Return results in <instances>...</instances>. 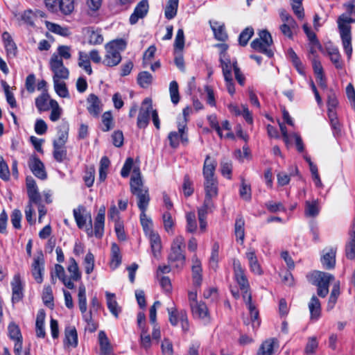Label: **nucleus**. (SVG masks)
<instances>
[{"instance_id": "nucleus-60", "label": "nucleus", "mask_w": 355, "mask_h": 355, "mask_svg": "<svg viewBox=\"0 0 355 355\" xmlns=\"http://www.w3.org/2000/svg\"><path fill=\"white\" fill-rule=\"evenodd\" d=\"M302 1L303 0H291V3L292 10L299 19H302L304 17Z\"/></svg>"}, {"instance_id": "nucleus-17", "label": "nucleus", "mask_w": 355, "mask_h": 355, "mask_svg": "<svg viewBox=\"0 0 355 355\" xmlns=\"http://www.w3.org/2000/svg\"><path fill=\"white\" fill-rule=\"evenodd\" d=\"M148 8L149 5L147 0L139 1L130 17V23L135 24L139 19L144 18L147 15Z\"/></svg>"}, {"instance_id": "nucleus-38", "label": "nucleus", "mask_w": 355, "mask_h": 355, "mask_svg": "<svg viewBox=\"0 0 355 355\" xmlns=\"http://www.w3.org/2000/svg\"><path fill=\"white\" fill-rule=\"evenodd\" d=\"M55 274L57 277L63 283V284L69 289H73L74 288V284L69 279L65 274L64 269L62 266L60 264L55 265Z\"/></svg>"}, {"instance_id": "nucleus-15", "label": "nucleus", "mask_w": 355, "mask_h": 355, "mask_svg": "<svg viewBox=\"0 0 355 355\" xmlns=\"http://www.w3.org/2000/svg\"><path fill=\"white\" fill-rule=\"evenodd\" d=\"M245 257L248 261L250 271L255 275H261L263 272L258 261L255 250L252 248H249L245 252Z\"/></svg>"}, {"instance_id": "nucleus-39", "label": "nucleus", "mask_w": 355, "mask_h": 355, "mask_svg": "<svg viewBox=\"0 0 355 355\" xmlns=\"http://www.w3.org/2000/svg\"><path fill=\"white\" fill-rule=\"evenodd\" d=\"M321 263L323 267L327 270L334 268L336 264V250L331 248L324 254L321 258Z\"/></svg>"}, {"instance_id": "nucleus-61", "label": "nucleus", "mask_w": 355, "mask_h": 355, "mask_svg": "<svg viewBox=\"0 0 355 355\" xmlns=\"http://www.w3.org/2000/svg\"><path fill=\"white\" fill-rule=\"evenodd\" d=\"M8 334L10 340H15L22 339L20 329L17 324L10 322L8 327Z\"/></svg>"}, {"instance_id": "nucleus-7", "label": "nucleus", "mask_w": 355, "mask_h": 355, "mask_svg": "<svg viewBox=\"0 0 355 355\" xmlns=\"http://www.w3.org/2000/svg\"><path fill=\"white\" fill-rule=\"evenodd\" d=\"M272 44V39L270 33L266 30H262L259 33V38L254 39L250 46L254 51L271 58L273 55V52L270 49Z\"/></svg>"}, {"instance_id": "nucleus-58", "label": "nucleus", "mask_w": 355, "mask_h": 355, "mask_svg": "<svg viewBox=\"0 0 355 355\" xmlns=\"http://www.w3.org/2000/svg\"><path fill=\"white\" fill-rule=\"evenodd\" d=\"M95 258L91 252H88L83 260V265L86 274H91L94 269Z\"/></svg>"}, {"instance_id": "nucleus-48", "label": "nucleus", "mask_w": 355, "mask_h": 355, "mask_svg": "<svg viewBox=\"0 0 355 355\" xmlns=\"http://www.w3.org/2000/svg\"><path fill=\"white\" fill-rule=\"evenodd\" d=\"M1 85L3 89V91H4V93H5V95H6V101L8 102V103L10 105V106L12 108L14 107H17V103H16V101H15V98L14 96V94L10 92V86L8 85V84L3 80H1Z\"/></svg>"}, {"instance_id": "nucleus-10", "label": "nucleus", "mask_w": 355, "mask_h": 355, "mask_svg": "<svg viewBox=\"0 0 355 355\" xmlns=\"http://www.w3.org/2000/svg\"><path fill=\"white\" fill-rule=\"evenodd\" d=\"M74 219L76 222L77 226L82 229L85 225L87 221L89 222V227L86 229V232L88 236H93L92 230V219L90 213L87 212L86 209L83 205H79L77 208L73 210Z\"/></svg>"}, {"instance_id": "nucleus-55", "label": "nucleus", "mask_w": 355, "mask_h": 355, "mask_svg": "<svg viewBox=\"0 0 355 355\" xmlns=\"http://www.w3.org/2000/svg\"><path fill=\"white\" fill-rule=\"evenodd\" d=\"M78 306L81 313L87 311L86 289L83 284L78 288Z\"/></svg>"}, {"instance_id": "nucleus-47", "label": "nucleus", "mask_w": 355, "mask_h": 355, "mask_svg": "<svg viewBox=\"0 0 355 355\" xmlns=\"http://www.w3.org/2000/svg\"><path fill=\"white\" fill-rule=\"evenodd\" d=\"M137 83L142 88L148 87L153 82V76L148 71H141L137 76Z\"/></svg>"}, {"instance_id": "nucleus-23", "label": "nucleus", "mask_w": 355, "mask_h": 355, "mask_svg": "<svg viewBox=\"0 0 355 355\" xmlns=\"http://www.w3.org/2000/svg\"><path fill=\"white\" fill-rule=\"evenodd\" d=\"M87 111L89 113L94 117H98L101 113V103L98 96L94 94H91L87 98Z\"/></svg>"}, {"instance_id": "nucleus-36", "label": "nucleus", "mask_w": 355, "mask_h": 355, "mask_svg": "<svg viewBox=\"0 0 355 355\" xmlns=\"http://www.w3.org/2000/svg\"><path fill=\"white\" fill-rule=\"evenodd\" d=\"M45 313L43 310H40L37 314L35 322V332L38 338H44L46 335L44 329Z\"/></svg>"}, {"instance_id": "nucleus-22", "label": "nucleus", "mask_w": 355, "mask_h": 355, "mask_svg": "<svg viewBox=\"0 0 355 355\" xmlns=\"http://www.w3.org/2000/svg\"><path fill=\"white\" fill-rule=\"evenodd\" d=\"M191 313L195 318H198L204 321L205 323L209 322L210 316L207 305L202 302L193 305L191 306Z\"/></svg>"}, {"instance_id": "nucleus-53", "label": "nucleus", "mask_w": 355, "mask_h": 355, "mask_svg": "<svg viewBox=\"0 0 355 355\" xmlns=\"http://www.w3.org/2000/svg\"><path fill=\"white\" fill-rule=\"evenodd\" d=\"M214 209H209L205 208V206H202L198 210V220L200 223V228L201 231L204 232L206 230L207 222H206V216L208 213H211Z\"/></svg>"}, {"instance_id": "nucleus-64", "label": "nucleus", "mask_w": 355, "mask_h": 355, "mask_svg": "<svg viewBox=\"0 0 355 355\" xmlns=\"http://www.w3.org/2000/svg\"><path fill=\"white\" fill-rule=\"evenodd\" d=\"M163 224L168 233L173 232L174 220L170 211H166L162 215Z\"/></svg>"}, {"instance_id": "nucleus-9", "label": "nucleus", "mask_w": 355, "mask_h": 355, "mask_svg": "<svg viewBox=\"0 0 355 355\" xmlns=\"http://www.w3.org/2000/svg\"><path fill=\"white\" fill-rule=\"evenodd\" d=\"M46 8L51 12H61L67 15L74 9V0H44Z\"/></svg>"}, {"instance_id": "nucleus-42", "label": "nucleus", "mask_w": 355, "mask_h": 355, "mask_svg": "<svg viewBox=\"0 0 355 355\" xmlns=\"http://www.w3.org/2000/svg\"><path fill=\"white\" fill-rule=\"evenodd\" d=\"M297 173L298 168L297 166H295L293 170H292L289 174H287L283 171L279 172L277 174V184L280 187H284L288 184L291 180V177L297 175Z\"/></svg>"}, {"instance_id": "nucleus-46", "label": "nucleus", "mask_w": 355, "mask_h": 355, "mask_svg": "<svg viewBox=\"0 0 355 355\" xmlns=\"http://www.w3.org/2000/svg\"><path fill=\"white\" fill-rule=\"evenodd\" d=\"M179 0H168L166 9L165 17L168 19H173L177 14Z\"/></svg>"}, {"instance_id": "nucleus-2", "label": "nucleus", "mask_w": 355, "mask_h": 355, "mask_svg": "<svg viewBox=\"0 0 355 355\" xmlns=\"http://www.w3.org/2000/svg\"><path fill=\"white\" fill-rule=\"evenodd\" d=\"M185 241L182 235L176 236L172 241L168 255V263L173 270L181 271L186 264Z\"/></svg>"}, {"instance_id": "nucleus-35", "label": "nucleus", "mask_w": 355, "mask_h": 355, "mask_svg": "<svg viewBox=\"0 0 355 355\" xmlns=\"http://www.w3.org/2000/svg\"><path fill=\"white\" fill-rule=\"evenodd\" d=\"M50 100V96L46 91H44L41 95L35 98V106L40 112L49 110Z\"/></svg>"}, {"instance_id": "nucleus-13", "label": "nucleus", "mask_w": 355, "mask_h": 355, "mask_svg": "<svg viewBox=\"0 0 355 355\" xmlns=\"http://www.w3.org/2000/svg\"><path fill=\"white\" fill-rule=\"evenodd\" d=\"M152 101L150 98H145L139 110L137 125L139 128H145L149 123L150 114L153 112Z\"/></svg>"}, {"instance_id": "nucleus-12", "label": "nucleus", "mask_w": 355, "mask_h": 355, "mask_svg": "<svg viewBox=\"0 0 355 355\" xmlns=\"http://www.w3.org/2000/svg\"><path fill=\"white\" fill-rule=\"evenodd\" d=\"M51 70L53 73V80L67 79L69 70L64 66L62 58L57 54H53L49 62Z\"/></svg>"}, {"instance_id": "nucleus-6", "label": "nucleus", "mask_w": 355, "mask_h": 355, "mask_svg": "<svg viewBox=\"0 0 355 355\" xmlns=\"http://www.w3.org/2000/svg\"><path fill=\"white\" fill-rule=\"evenodd\" d=\"M130 191L137 198V205L141 211H146L150 202L148 187L144 185L142 180L132 179L130 183Z\"/></svg>"}, {"instance_id": "nucleus-44", "label": "nucleus", "mask_w": 355, "mask_h": 355, "mask_svg": "<svg viewBox=\"0 0 355 355\" xmlns=\"http://www.w3.org/2000/svg\"><path fill=\"white\" fill-rule=\"evenodd\" d=\"M53 157L58 162H62L67 159V149L65 145H58L53 144Z\"/></svg>"}, {"instance_id": "nucleus-62", "label": "nucleus", "mask_w": 355, "mask_h": 355, "mask_svg": "<svg viewBox=\"0 0 355 355\" xmlns=\"http://www.w3.org/2000/svg\"><path fill=\"white\" fill-rule=\"evenodd\" d=\"M254 35V29L252 27L245 28L239 35V42L241 46H245L247 45L250 39Z\"/></svg>"}, {"instance_id": "nucleus-37", "label": "nucleus", "mask_w": 355, "mask_h": 355, "mask_svg": "<svg viewBox=\"0 0 355 355\" xmlns=\"http://www.w3.org/2000/svg\"><path fill=\"white\" fill-rule=\"evenodd\" d=\"M211 27L217 40L225 42L227 40L228 35L224 24H220L218 21H214L211 23Z\"/></svg>"}, {"instance_id": "nucleus-24", "label": "nucleus", "mask_w": 355, "mask_h": 355, "mask_svg": "<svg viewBox=\"0 0 355 355\" xmlns=\"http://www.w3.org/2000/svg\"><path fill=\"white\" fill-rule=\"evenodd\" d=\"M44 261L40 257L34 259L32 263L31 272L35 280L41 284L43 281Z\"/></svg>"}, {"instance_id": "nucleus-63", "label": "nucleus", "mask_w": 355, "mask_h": 355, "mask_svg": "<svg viewBox=\"0 0 355 355\" xmlns=\"http://www.w3.org/2000/svg\"><path fill=\"white\" fill-rule=\"evenodd\" d=\"M140 345L146 351H148L152 345V340L146 329L141 330L140 333Z\"/></svg>"}, {"instance_id": "nucleus-11", "label": "nucleus", "mask_w": 355, "mask_h": 355, "mask_svg": "<svg viewBox=\"0 0 355 355\" xmlns=\"http://www.w3.org/2000/svg\"><path fill=\"white\" fill-rule=\"evenodd\" d=\"M168 320L172 326L181 324L182 331L186 333L189 329V324L187 312L184 310L178 311L175 307L168 308Z\"/></svg>"}, {"instance_id": "nucleus-25", "label": "nucleus", "mask_w": 355, "mask_h": 355, "mask_svg": "<svg viewBox=\"0 0 355 355\" xmlns=\"http://www.w3.org/2000/svg\"><path fill=\"white\" fill-rule=\"evenodd\" d=\"M320 211V202L318 199L306 200L304 204V215L309 218L317 217Z\"/></svg>"}, {"instance_id": "nucleus-40", "label": "nucleus", "mask_w": 355, "mask_h": 355, "mask_svg": "<svg viewBox=\"0 0 355 355\" xmlns=\"http://www.w3.org/2000/svg\"><path fill=\"white\" fill-rule=\"evenodd\" d=\"M67 270L70 273L71 281H78L81 278V273L79 270L78 265L74 258L71 257L69 259V265Z\"/></svg>"}, {"instance_id": "nucleus-27", "label": "nucleus", "mask_w": 355, "mask_h": 355, "mask_svg": "<svg viewBox=\"0 0 355 355\" xmlns=\"http://www.w3.org/2000/svg\"><path fill=\"white\" fill-rule=\"evenodd\" d=\"M98 340L100 345V355H114V349L111 343L104 331H100L98 334Z\"/></svg>"}, {"instance_id": "nucleus-45", "label": "nucleus", "mask_w": 355, "mask_h": 355, "mask_svg": "<svg viewBox=\"0 0 355 355\" xmlns=\"http://www.w3.org/2000/svg\"><path fill=\"white\" fill-rule=\"evenodd\" d=\"M78 65L80 67L83 68L87 74L91 75L92 73L90 60L86 53L82 51L79 52Z\"/></svg>"}, {"instance_id": "nucleus-29", "label": "nucleus", "mask_w": 355, "mask_h": 355, "mask_svg": "<svg viewBox=\"0 0 355 355\" xmlns=\"http://www.w3.org/2000/svg\"><path fill=\"white\" fill-rule=\"evenodd\" d=\"M105 296L108 309L115 318H118L121 309L118 305L115 294L107 291L105 292Z\"/></svg>"}, {"instance_id": "nucleus-52", "label": "nucleus", "mask_w": 355, "mask_h": 355, "mask_svg": "<svg viewBox=\"0 0 355 355\" xmlns=\"http://www.w3.org/2000/svg\"><path fill=\"white\" fill-rule=\"evenodd\" d=\"M287 57L289 60H291V62H293V64H294L295 68L297 69V71L300 73L303 74L304 69H303V66L302 64V62L293 49H288Z\"/></svg>"}, {"instance_id": "nucleus-3", "label": "nucleus", "mask_w": 355, "mask_h": 355, "mask_svg": "<svg viewBox=\"0 0 355 355\" xmlns=\"http://www.w3.org/2000/svg\"><path fill=\"white\" fill-rule=\"evenodd\" d=\"M337 25L345 53L349 58L352 53L351 24L355 23V19L347 14H342L337 19Z\"/></svg>"}, {"instance_id": "nucleus-5", "label": "nucleus", "mask_w": 355, "mask_h": 355, "mask_svg": "<svg viewBox=\"0 0 355 355\" xmlns=\"http://www.w3.org/2000/svg\"><path fill=\"white\" fill-rule=\"evenodd\" d=\"M140 220L143 230L149 239L153 254L158 258L162 250L160 236L152 230V220L147 217L146 211H141Z\"/></svg>"}, {"instance_id": "nucleus-51", "label": "nucleus", "mask_w": 355, "mask_h": 355, "mask_svg": "<svg viewBox=\"0 0 355 355\" xmlns=\"http://www.w3.org/2000/svg\"><path fill=\"white\" fill-rule=\"evenodd\" d=\"M69 128L67 125H62L58 132V139H55L53 144L65 145L68 139Z\"/></svg>"}, {"instance_id": "nucleus-57", "label": "nucleus", "mask_w": 355, "mask_h": 355, "mask_svg": "<svg viewBox=\"0 0 355 355\" xmlns=\"http://www.w3.org/2000/svg\"><path fill=\"white\" fill-rule=\"evenodd\" d=\"M318 347V342L316 337H309L304 348V354L306 355H314Z\"/></svg>"}, {"instance_id": "nucleus-54", "label": "nucleus", "mask_w": 355, "mask_h": 355, "mask_svg": "<svg viewBox=\"0 0 355 355\" xmlns=\"http://www.w3.org/2000/svg\"><path fill=\"white\" fill-rule=\"evenodd\" d=\"M169 93L171 102L175 105L180 101V94L178 84L175 80H173L169 85Z\"/></svg>"}, {"instance_id": "nucleus-41", "label": "nucleus", "mask_w": 355, "mask_h": 355, "mask_svg": "<svg viewBox=\"0 0 355 355\" xmlns=\"http://www.w3.org/2000/svg\"><path fill=\"white\" fill-rule=\"evenodd\" d=\"M121 263V254L119 245L112 243L111 247L110 267L116 269Z\"/></svg>"}, {"instance_id": "nucleus-50", "label": "nucleus", "mask_w": 355, "mask_h": 355, "mask_svg": "<svg viewBox=\"0 0 355 355\" xmlns=\"http://www.w3.org/2000/svg\"><path fill=\"white\" fill-rule=\"evenodd\" d=\"M110 164V159L107 157L104 156L101 158L99 166V180L101 182L105 180Z\"/></svg>"}, {"instance_id": "nucleus-4", "label": "nucleus", "mask_w": 355, "mask_h": 355, "mask_svg": "<svg viewBox=\"0 0 355 355\" xmlns=\"http://www.w3.org/2000/svg\"><path fill=\"white\" fill-rule=\"evenodd\" d=\"M127 42L123 39L112 40L105 45L106 54L103 64L108 67L116 66L121 60V53L126 48Z\"/></svg>"}, {"instance_id": "nucleus-56", "label": "nucleus", "mask_w": 355, "mask_h": 355, "mask_svg": "<svg viewBox=\"0 0 355 355\" xmlns=\"http://www.w3.org/2000/svg\"><path fill=\"white\" fill-rule=\"evenodd\" d=\"M346 256L349 259L355 258V227L350 234V241L346 245Z\"/></svg>"}, {"instance_id": "nucleus-28", "label": "nucleus", "mask_w": 355, "mask_h": 355, "mask_svg": "<svg viewBox=\"0 0 355 355\" xmlns=\"http://www.w3.org/2000/svg\"><path fill=\"white\" fill-rule=\"evenodd\" d=\"M87 42L90 45H99L103 42V37L101 31L89 27L86 29Z\"/></svg>"}, {"instance_id": "nucleus-26", "label": "nucleus", "mask_w": 355, "mask_h": 355, "mask_svg": "<svg viewBox=\"0 0 355 355\" xmlns=\"http://www.w3.org/2000/svg\"><path fill=\"white\" fill-rule=\"evenodd\" d=\"M105 208L101 207L94 220V235L97 238H101L104 233Z\"/></svg>"}, {"instance_id": "nucleus-49", "label": "nucleus", "mask_w": 355, "mask_h": 355, "mask_svg": "<svg viewBox=\"0 0 355 355\" xmlns=\"http://www.w3.org/2000/svg\"><path fill=\"white\" fill-rule=\"evenodd\" d=\"M187 226L186 230L189 233H194L197 230V222L194 212H188L186 214Z\"/></svg>"}, {"instance_id": "nucleus-43", "label": "nucleus", "mask_w": 355, "mask_h": 355, "mask_svg": "<svg viewBox=\"0 0 355 355\" xmlns=\"http://www.w3.org/2000/svg\"><path fill=\"white\" fill-rule=\"evenodd\" d=\"M49 105V108L51 110L49 119L51 121L55 122L60 119L62 114V109L55 100H50Z\"/></svg>"}, {"instance_id": "nucleus-18", "label": "nucleus", "mask_w": 355, "mask_h": 355, "mask_svg": "<svg viewBox=\"0 0 355 355\" xmlns=\"http://www.w3.org/2000/svg\"><path fill=\"white\" fill-rule=\"evenodd\" d=\"M220 67L224 78H230L232 76V70L235 71L238 68L237 60L236 58L231 59L230 56L225 57L219 59Z\"/></svg>"}, {"instance_id": "nucleus-31", "label": "nucleus", "mask_w": 355, "mask_h": 355, "mask_svg": "<svg viewBox=\"0 0 355 355\" xmlns=\"http://www.w3.org/2000/svg\"><path fill=\"white\" fill-rule=\"evenodd\" d=\"M64 344L68 347H76L78 345V334L74 327L68 326L65 328Z\"/></svg>"}, {"instance_id": "nucleus-16", "label": "nucleus", "mask_w": 355, "mask_h": 355, "mask_svg": "<svg viewBox=\"0 0 355 355\" xmlns=\"http://www.w3.org/2000/svg\"><path fill=\"white\" fill-rule=\"evenodd\" d=\"M191 272L192 279L195 286H199L202 281V268L201 261L196 254H194L191 258Z\"/></svg>"}, {"instance_id": "nucleus-20", "label": "nucleus", "mask_w": 355, "mask_h": 355, "mask_svg": "<svg viewBox=\"0 0 355 355\" xmlns=\"http://www.w3.org/2000/svg\"><path fill=\"white\" fill-rule=\"evenodd\" d=\"M28 166L32 173L37 178L41 180L46 178V173L44 169V166L38 157L35 156L31 157L28 161Z\"/></svg>"}, {"instance_id": "nucleus-30", "label": "nucleus", "mask_w": 355, "mask_h": 355, "mask_svg": "<svg viewBox=\"0 0 355 355\" xmlns=\"http://www.w3.org/2000/svg\"><path fill=\"white\" fill-rule=\"evenodd\" d=\"M217 163L216 160L211 159L209 155L206 157L203 166L204 179L215 178L214 172Z\"/></svg>"}, {"instance_id": "nucleus-34", "label": "nucleus", "mask_w": 355, "mask_h": 355, "mask_svg": "<svg viewBox=\"0 0 355 355\" xmlns=\"http://www.w3.org/2000/svg\"><path fill=\"white\" fill-rule=\"evenodd\" d=\"M234 234L237 241L243 243L245 237V220L243 216H238L234 224Z\"/></svg>"}, {"instance_id": "nucleus-1", "label": "nucleus", "mask_w": 355, "mask_h": 355, "mask_svg": "<svg viewBox=\"0 0 355 355\" xmlns=\"http://www.w3.org/2000/svg\"><path fill=\"white\" fill-rule=\"evenodd\" d=\"M233 268L234 279L239 286L243 300L249 309L252 327L253 328L258 327L259 326V321L258 320L259 312L252 303V295L249 291L250 284L245 275V269L242 267L239 260H234Z\"/></svg>"}, {"instance_id": "nucleus-33", "label": "nucleus", "mask_w": 355, "mask_h": 355, "mask_svg": "<svg viewBox=\"0 0 355 355\" xmlns=\"http://www.w3.org/2000/svg\"><path fill=\"white\" fill-rule=\"evenodd\" d=\"M309 309L310 311L311 319L313 320H318L321 314V304L318 298L313 295L309 303Z\"/></svg>"}, {"instance_id": "nucleus-19", "label": "nucleus", "mask_w": 355, "mask_h": 355, "mask_svg": "<svg viewBox=\"0 0 355 355\" xmlns=\"http://www.w3.org/2000/svg\"><path fill=\"white\" fill-rule=\"evenodd\" d=\"M279 348V342L276 338H268L260 345L257 355H273Z\"/></svg>"}, {"instance_id": "nucleus-8", "label": "nucleus", "mask_w": 355, "mask_h": 355, "mask_svg": "<svg viewBox=\"0 0 355 355\" xmlns=\"http://www.w3.org/2000/svg\"><path fill=\"white\" fill-rule=\"evenodd\" d=\"M204 189L205 196L202 206L209 209H214V199L217 198L218 194L217 180L216 178L205 179Z\"/></svg>"}, {"instance_id": "nucleus-14", "label": "nucleus", "mask_w": 355, "mask_h": 355, "mask_svg": "<svg viewBox=\"0 0 355 355\" xmlns=\"http://www.w3.org/2000/svg\"><path fill=\"white\" fill-rule=\"evenodd\" d=\"M10 285L12 288V302L15 304L24 297V284L19 274L14 275Z\"/></svg>"}, {"instance_id": "nucleus-21", "label": "nucleus", "mask_w": 355, "mask_h": 355, "mask_svg": "<svg viewBox=\"0 0 355 355\" xmlns=\"http://www.w3.org/2000/svg\"><path fill=\"white\" fill-rule=\"evenodd\" d=\"M334 279V277L327 272L315 271L311 274L312 283L317 286H329L330 282Z\"/></svg>"}, {"instance_id": "nucleus-59", "label": "nucleus", "mask_w": 355, "mask_h": 355, "mask_svg": "<svg viewBox=\"0 0 355 355\" xmlns=\"http://www.w3.org/2000/svg\"><path fill=\"white\" fill-rule=\"evenodd\" d=\"M46 26L48 29L52 33H56L62 36H68L70 34L68 28L62 27L54 23L47 22Z\"/></svg>"}, {"instance_id": "nucleus-32", "label": "nucleus", "mask_w": 355, "mask_h": 355, "mask_svg": "<svg viewBox=\"0 0 355 355\" xmlns=\"http://www.w3.org/2000/svg\"><path fill=\"white\" fill-rule=\"evenodd\" d=\"M36 19V13L30 9L24 10L23 12H21L18 18L20 24L25 25L28 27H34V22Z\"/></svg>"}]
</instances>
